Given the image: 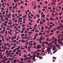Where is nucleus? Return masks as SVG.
Segmentation results:
<instances>
[{"label": "nucleus", "mask_w": 63, "mask_h": 63, "mask_svg": "<svg viewBox=\"0 0 63 63\" xmlns=\"http://www.w3.org/2000/svg\"><path fill=\"white\" fill-rule=\"evenodd\" d=\"M45 27L46 29H47V28H48V26H45Z\"/></svg>", "instance_id": "nucleus-47"}, {"label": "nucleus", "mask_w": 63, "mask_h": 63, "mask_svg": "<svg viewBox=\"0 0 63 63\" xmlns=\"http://www.w3.org/2000/svg\"><path fill=\"white\" fill-rule=\"evenodd\" d=\"M49 27L51 28H52V25H50L49 26Z\"/></svg>", "instance_id": "nucleus-49"}, {"label": "nucleus", "mask_w": 63, "mask_h": 63, "mask_svg": "<svg viewBox=\"0 0 63 63\" xmlns=\"http://www.w3.org/2000/svg\"><path fill=\"white\" fill-rule=\"evenodd\" d=\"M29 43V42H27L26 43L25 45H28Z\"/></svg>", "instance_id": "nucleus-28"}, {"label": "nucleus", "mask_w": 63, "mask_h": 63, "mask_svg": "<svg viewBox=\"0 0 63 63\" xmlns=\"http://www.w3.org/2000/svg\"><path fill=\"white\" fill-rule=\"evenodd\" d=\"M37 24H35V25H34V27H37Z\"/></svg>", "instance_id": "nucleus-46"}, {"label": "nucleus", "mask_w": 63, "mask_h": 63, "mask_svg": "<svg viewBox=\"0 0 63 63\" xmlns=\"http://www.w3.org/2000/svg\"><path fill=\"white\" fill-rule=\"evenodd\" d=\"M41 16L42 17H45L46 16V15H45L44 14H43V15H41Z\"/></svg>", "instance_id": "nucleus-11"}, {"label": "nucleus", "mask_w": 63, "mask_h": 63, "mask_svg": "<svg viewBox=\"0 0 63 63\" xmlns=\"http://www.w3.org/2000/svg\"><path fill=\"white\" fill-rule=\"evenodd\" d=\"M18 53H19V52H16V54L18 55Z\"/></svg>", "instance_id": "nucleus-40"}, {"label": "nucleus", "mask_w": 63, "mask_h": 63, "mask_svg": "<svg viewBox=\"0 0 63 63\" xmlns=\"http://www.w3.org/2000/svg\"><path fill=\"white\" fill-rule=\"evenodd\" d=\"M40 24H43V22L42 21H40L39 22Z\"/></svg>", "instance_id": "nucleus-10"}, {"label": "nucleus", "mask_w": 63, "mask_h": 63, "mask_svg": "<svg viewBox=\"0 0 63 63\" xmlns=\"http://www.w3.org/2000/svg\"><path fill=\"white\" fill-rule=\"evenodd\" d=\"M15 47L14 46H13V47H12L11 48V49H13L14 48H15Z\"/></svg>", "instance_id": "nucleus-13"}, {"label": "nucleus", "mask_w": 63, "mask_h": 63, "mask_svg": "<svg viewBox=\"0 0 63 63\" xmlns=\"http://www.w3.org/2000/svg\"><path fill=\"white\" fill-rule=\"evenodd\" d=\"M50 31L47 30L46 32L47 33H50Z\"/></svg>", "instance_id": "nucleus-20"}, {"label": "nucleus", "mask_w": 63, "mask_h": 63, "mask_svg": "<svg viewBox=\"0 0 63 63\" xmlns=\"http://www.w3.org/2000/svg\"><path fill=\"white\" fill-rule=\"evenodd\" d=\"M60 28H61V27H60V26H59L58 27H57L56 29L58 30H59V29H60Z\"/></svg>", "instance_id": "nucleus-8"}, {"label": "nucleus", "mask_w": 63, "mask_h": 63, "mask_svg": "<svg viewBox=\"0 0 63 63\" xmlns=\"http://www.w3.org/2000/svg\"><path fill=\"white\" fill-rule=\"evenodd\" d=\"M37 5H34V6L33 7V9H34L35 10V9H36V8H37Z\"/></svg>", "instance_id": "nucleus-4"}, {"label": "nucleus", "mask_w": 63, "mask_h": 63, "mask_svg": "<svg viewBox=\"0 0 63 63\" xmlns=\"http://www.w3.org/2000/svg\"><path fill=\"white\" fill-rule=\"evenodd\" d=\"M54 31L53 30H51V33H52V32H53Z\"/></svg>", "instance_id": "nucleus-54"}, {"label": "nucleus", "mask_w": 63, "mask_h": 63, "mask_svg": "<svg viewBox=\"0 0 63 63\" xmlns=\"http://www.w3.org/2000/svg\"><path fill=\"white\" fill-rule=\"evenodd\" d=\"M17 51H18L19 52H21V51L20 50H17Z\"/></svg>", "instance_id": "nucleus-53"}, {"label": "nucleus", "mask_w": 63, "mask_h": 63, "mask_svg": "<svg viewBox=\"0 0 63 63\" xmlns=\"http://www.w3.org/2000/svg\"><path fill=\"white\" fill-rule=\"evenodd\" d=\"M41 29L42 30H44V27L43 26L41 27Z\"/></svg>", "instance_id": "nucleus-18"}, {"label": "nucleus", "mask_w": 63, "mask_h": 63, "mask_svg": "<svg viewBox=\"0 0 63 63\" xmlns=\"http://www.w3.org/2000/svg\"><path fill=\"white\" fill-rule=\"evenodd\" d=\"M54 42H56L57 41V39H56V38H55L54 39Z\"/></svg>", "instance_id": "nucleus-9"}, {"label": "nucleus", "mask_w": 63, "mask_h": 63, "mask_svg": "<svg viewBox=\"0 0 63 63\" xmlns=\"http://www.w3.org/2000/svg\"><path fill=\"white\" fill-rule=\"evenodd\" d=\"M47 51H49L50 50V48L49 47H47Z\"/></svg>", "instance_id": "nucleus-5"}, {"label": "nucleus", "mask_w": 63, "mask_h": 63, "mask_svg": "<svg viewBox=\"0 0 63 63\" xmlns=\"http://www.w3.org/2000/svg\"><path fill=\"white\" fill-rule=\"evenodd\" d=\"M52 40H51V39H49L48 40V42H50V41H52Z\"/></svg>", "instance_id": "nucleus-55"}, {"label": "nucleus", "mask_w": 63, "mask_h": 63, "mask_svg": "<svg viewBox=\"0 0 63 63\" xmlns=\"http://www.w3.org/2000/svg\"><path fill=\"white\" fill-rule=\"evenodd\" d=\"M51 5H55V2H53L51 3Z\"/></svg>", "instance_id": "nucleus-3"}, {"label": "nucleus", "mask_w": 63, "mask_h": 63, "mask_svg": "<svg viewBox=\"0 0 63 63\" xmlns=\"http://www.w3.org/2000/svg\"><path fill=\"white\" fill-rule=\"evenodd\" d=\"M35 32H36L37 33H39V31H38V30H35Z\"/></svg>", "instance_id": "nucleus-35"}, {"label": "nucleus", "mask_w": 63, "mask_h": 63, "mask_svg": "<svg viewBox=\"0 0 63 63\" xmlns=\"http://www.w3.org/2000/svg\"><path fill=\"white\" fill-rule=\"evenodd\" d=\"M40 7H41V6H40V5H38L37 6L38 8H40Z\"/></svg>", "instance_id": "nucleus-24"}, {"label": "nucleus", "mask_w": 63, "mask_h": 63, "mask_svg": "<svg viewBox=\"0 0 63 63\" xmlns=\"http://www.w3.org/2000/svg\"><path fill=\"white\" fill-rule=\"evenodd\" d=\"M12 38L11 39V40H14V39H15V38H13V36H12Z\"/></svg>", "instance_id": "nucleus-33"}, {"label": "nucleus", "mask_w": 63, "mask_h": 63, "mask_svg": "<svg viewBox=\"0 0 63 63\" xmlns=\"http://www.w3.org/2000/svg\"><path fill=\"white\" fill-rule=\"evenodd\" d=\"M55 18L57 20H58V17L57 16Z\"/></svg>", "instance_id": "nucleus-37"}, {"label": "nucleus", "mask_w": 63, "mask_h": 63, "mask_svg": "<svg viewBox=\"0 0 63 63\" xmlns=\"http://www.w3.org/2000/svg\"><path fill=\"white\" fill-rule=\"evenodd\" d=\"M7 63H10V60H8L7 61Z\"/></svg>", "instance_id": "nucleus-64"}, {"label": "nucleus", "mask_w": 63, "mask_h": 63, "mask_svg": "<svg viewBox=\"0 0 63 63\" xmlns=\"http://www.w3.org/2000/svg\"><path fill=\"white\" fill-rule=\"evenodd\" d=\"M4 49H7V47H6V46H4Z\"/></svg>", "instance_id": "nucleus-38"}, {"label": "nucleus", "mask_w": 63, "mask_h": 63, "mask_svg": "<svg viewBox=\"0 0 63 63\" xmlns=\"http://www.w3.org/2000/svg\"><path fill=\"white\" fill-rule=\"evenodd\" d=\"M57 51V50H56V51H54L53 52V53H55Z\"/></svg>", "instance_id": "nucleus-48"}, {"label": "nucleus", "mask_w": 63, "mask_h": 63, "mask_svg": "<svg viewBox=\"0 0 63 63\" xmlns=\"http://www.w3.org/2000/svg\"><path fill=\"white\" fill-rule=\"evenodd\" d=\"M48 8L49 9V10H51V7H48Z\"/></svg>", "instance_id": "nucleus-42"}, {"label": "nucleus", "mask_w": 63, "mask_h": 63, "mask_svg": "<svg viewBox=\"0 0 63 63\" xmlns=\"http://www.w3.org/2000/svg\"><path fill=\"white\" fill-rule=\"evenodd\" d=\"M36 48L37 49H40L42 47V46L38 44V45H36Z\"/></svg>", "instance_id": "nucleus-1"}, {"label": "nucleus", "mask_w": 63, "mask_h": 63, "mask_svg": "<svg viewBox=\"0 0 63 63\" xmlns=\"http://www.w3.org/2000/svg\"><path fill=\"white\" fill-rule=\"evenodd\" d=\"M21 36L22 37H23V36H24V34H22L21 35Z\"/></svg>", "instance_id": "nucleus-32"}, {"label": "nucleus", "mask_w": 63, "mask_h": 63, "mask_svg": "<svg viewBox=\"0 0 63 63\" xmlns=\"http://www.w3.org/2000/svg\"><path fill=\"white\" fill-rule=\"evenodd\" d=\"M61 41H60V42H59V44H61V43H62V40H61Z\"/></svg>", "instance_id": "nucleus-44"}, {"label": "nucleus", "mask_w": 63, "mask_h": 63, "mask_svg": "<svg viewBox=\"0 0 63 63\" xmlns=\"http://www.w3.org/2000/svg\"><path fill=\"white\" fill-rule=\"evenodd\" d=\"M60 45V43H59V44H57L56 45V47H58V46H59V45Z\"/></svg>", "instance_id": "nucleus-26"}, {"label": "nucleus", "mask_w": 63, "mask_h": 63, "mask_svg": "<svg viewBox=\"0 0 63 63\" xmlns=\"http://www.w3.org/2000/svg\"><path fill=\"white\" fill-rule=\"evenodd\" d=\"M39 35H43V33H42L41 32H40L39 33Z\"/></svg>", "instance_id": "nucleus-17"}, {"label": "nucleus", "mask_w": 63, "mask_h": 63, "mask_svg": "<svg viewBox=\"0 0 63 63\" xmlns=\"http://www.w3.org/2000/svg\"><path fill=\"white\" fill-rule=\"evenodd\" d=\"M45 4H47V1H45Z\"/></svg>", "instance_id": "nucleus-57"}, {"label": "nucleus", "mask_w": 63, "mask_h": 63, "mask_svg": "<svg viewBox=\"0 0 63 63\" xmlns=\"http://www.w3.org/2000/svg\"><path fill=\"white\" fill-rule=\"evenodd\" d=\"M29 24L30 25H32V23L31 22H29Z\"/></svg>", "instance_id": "nucleus-36"}, {"label": "nucleus", "mask_w": 63, "mask_h": 63, "mask_svg": "<svg viewBox=\"0 0 63 63\" xmlns=\"http://www.w3.org/2000/svg\"><path fill=\"white\" fill-rule=\"evenodd\" d=\"M8 23L9 24H10V25H11L12 24V23H10V22H8Z\"/></svg>", "instance_id": "nucleus-45"}, {"label": "nucleus", "mask_w": 63, "mask_h": 63, "mask_svg": "<svg viewBox=\"0 0 63 63\" xmlns=\"http://www.w3.org/2000/svg\"><path fill=\"white\" fill-rule=\"evenodd\" d=\"M36 54H37V55H40V54L39 53H36Z\"/></svg>", "instance_id": "nucleus-58"}, {"label": "nucleus", "mask_w": 63, "mask_h": 63, "mask_svg": "<svg viewBox=\"0 0 63 63\" xmlns=\"http://www.w3.org/2000/svg\"><path fill=\"white\" fill-rule=\"evenodd\" d=\"M1 9L2 10H4V9H5L4 8H3V7L1 8Z\"/></svg>", "instance_id": "nucleus-61"}, {"label": "nucleus", "mask_w": 63, "mask_h": 63, "mask_svg": "<svg viewBox=\"0 0 63 63\" xmlns=\"http://www.w3.org/2000/svg\"><path fill=\"white\" fill-rule=\"evenodd\" d=\"M9 8H10V10H11L12 9V6H11L10 7H9Z\"/></svg>", "instance_id": "nucleus-21"}, {"label": "nucleus", "mask_w": 63, "mask_h": 63, "mask_svg": "<svg viewBox=\"0 0 63 63\" xmlns=\"http://www.w3.org/2000/svg\"><path fill=\"white\" fill-rule=\"evenodd\" d=\"M32 57H33L34 58L36 57V54H35L34 55H33L32 56Z\"/></svg>", "instance_id": "nucleus-27"}, {"label": "nucleus", "mask_w": 63, "mask_h": 63, "mask_svg": "<svg viewBox=\"0 0 63 63\" xmlns=\"http://www.w3.org/2000/svg\"><path fill=\"white\" fill-rule=\"evenodd\" d=\"M25 41L23 39H22L21 41V42L23 43H25Z\"/></svg>", "instance_id": "nucleus-7"}, {"label": "nucleus", "mask_w": 63, "mask_h": 63, "mask_svg": "<svg viewBox=\"0 0 63 63\" xmlns=\"http://www.w3.org/2000/svg\"><path fill=\"white\" fill-rule=\"evenodd\" d=\"M47 6H44L43 8L44 9H47Z\"/></svg>", "instance_id": "nucleus-29"}, {"label": "nucleus", "mask_w": 63, "mask_h": 63, "mask_svg": "<svg viewBox=\"0 0 63 63\" xmlns=\"http://www.w3.org/2000/svg\"><path fill=\"white\" fill-rule=\"evenodd\" d=\"M1 22H3V21H5V19H4L3 20H1Z\"/></svg>", "instance_id": "nucleus-16"}, {"label": "nucleus", "mask_w": 63, "mask_h": 63, "mask_svg": "<svg viewBox=\"0 0 63 63\" xmlns=\"http://www.w3.org/2000/svg\"><path fill=\"white\" fill-rule=\"evenodd\" d=\"M25 48H27V46H25Z\"/></svg>", "instance_id": "nucleus-59"}, {"label": "nucleus", "mask_w": 63, "mask_h": 63, "mask_svg": "<svg viewBox=\"0 0 63 63\" xmlns=\"http://www.w3.org/2000/svg\"><path fill=\"white\" fill-rule=\"evenodd\" d=\"M6 20H7V21H9V20H8V17H6Z\"/></svg>", "instance_id": "nucleus-23"}, {"label": "nucleus", "mask_w": 63, "mask_h": 63, "mask_svg": "<svg viewBox=\"0 0 63 63\" xmlns=\"http://www.w3.org/2000/svg\"><path fill=\"white\" fill-rule=\"evenodd\" d=\"M23 57H27V55H24L23 56Z\"/></svg>", "instance_id": "nucleus-62"}, {"label": "nucleus", "mask_w": 63, "mask_h": 63, "mask_svg": "<svg viewBox=\"0 0 63 63\" xmlns=\"http://www.w3.org/2000/svg\"><path fill=\"white\" fill-rule=\"evenodd\" d=\"M16 59H14V61L12 62V63H13V62H14L15 63H16Z\"/></svg>", "instance_id": "nucleus-2"}, {"label": "nucleus", "mask_w": 63, "mask_h": 63, "mask_svg": "<svg viewBox=\"0 0 63 63\" xmlns=\"http://www.w3.org/2000/svg\"><path fill=\"white\" fill-rule=\"evenodd\" d=\"M19 20H20L21 19V20H22V18L21 17H20L18 18Z\"/></svg>", "instance_id": "nucleus-22"}, {"label": "nucleus", "mask_w": 63, "mask_h": 63, "mask_svg": "<svg viewBox=\"0 0 63 63\" xmlns=\"http://www.w3.org/2000/svg\"><path fill=\"white\" fill-rule=\"evenodd\" d=\"M27 61L28 62H31V61L30 60H27Z\"/></svg>", "instance_id": "nucleus-30"}, {"label": "nucleus", "mask_w": 63, "mask_h": 63, "mask_svg": "<svg viewBox=\"0 0 63 63\" xmlns=\"http://www.w3.org/2000/svg\"><path fill=\"white\" fill-rule=\"evenodd\" d=\"M36 16L38 18H39V17H40V15H38V14H37L36 15Z\"/></svg>", "instance_id": "nucleus-12"}, {"label": "nucleus", "mask_w": 63, "mask_h": 63, "mask_svg": "<svg viewBox=\"0 0 63 63\" xmlns=\"http://www.w3.org/2000/svg\"><path fill=\"white\" fill-rule=\"evenodd\" d=\"M2 14L3 15H5V11L2 12Z\"/></svg>", "instance_id": "nucleus-34"}, {"label": "nucleus", "mask_w": 63, "mask_h": 63, "mask_svg": "<svg viewBox=\"0 0 63 63\" xmlns=\"http://www.w3.org/2000/svg\"><path fill=\"white\" fill-rule=\"evenodd\" d=\"M49 19L50 20H53V19L52 17H50Z\"/></svg>", "instance_id": "nucleus-14"}, {"label": "nucleus", "mask_w": 63, "mask_h": 63, "mask_svg": "<svg viewBox=\"0 0 63 63\" xmlns=\"http://www.w3.org/2000/svg\"><path fill=\"white\" fill-rule=\"evenodd\" d=\"M46 20H47V21H49V19H48V18L47 17H46Z\"/></svg>", "instance_id": "nucleus-25"}, {"label": "nucleus", "mask_w": 63, "mask_h": 63, "mask_svg": "<svg viewBox=\"0 0 63 63\" xmlns=\"http://www.w3.org/2000/svg\"><path fill=\"white\" fill-rule=\"evenodd\" d=\"M33 45H34L35 46L36 45V43H33Z\"/></svg>", "instance_id": "nucleus-56"}, {"label": "nucleus", "mask_w": 63, "mask_h": 63, "mask_svg": "<svg viewBox=\"0 0 63 63\" xmlns=\"http://www.w3.org/2000/svg\"><path fill=\"white\" fill-rule=\"evenodd\" d=\"M26 30L27 31H29V29L28 28H27L26 29Z\"/></svg>", "instance_id": "nucleus-52"}, {"label": "nucleus", "mask_w": 63, "mask_h": 63, "mask_svg": "<svg viewBox=\"0 0 63 63\" xmlns=\"http://www.w3.org/2000/svg\"><path fill=\"white\" fill-rule=\"evenodd\" d=\"M45 44H46L47 45L48 44V42H45Z\"/></svg>", "instance_id": "nucleus-39"}, {"label": "nucleus", "mask_w": 63, "mask_h": 63, "mask_svg": "<svg viewBox=\"0 0 63 63\" xmlns=\"http://www.w3.org/2000/svg\"><path fill=\"white\" fill-rule=\"evenodd\" d=\"M0 56L1 58H2V54H0Z\"/></svg>", "instance_id": "nucleus-63"}, {"label": "nucleus", "mask_w": 63, "mask_h": 63, "mask_svg": "<svg viewBox=\"0 0 63 63\" xmlns=\"http://www.w3.org/2000/svg\"><path fill=\"white\" fill-rule=\"evenodd\" d=\"M56 11H57V12H59V11H60V10L59 9H57V8L56 9Z\"/></svg>", "instance_id": "nucleus-15"}, {"label": "nucleus", "mask_w": 63, "mask_h": 63, "mask_svg": "<svg viewBox=\"0 0 63 63\" xmlns=\"http://www.w3.org/2000/svg\"><path fill=\"white\" fill-rule=\"evenodd\" d=\"M2 62L3 63H5V61L3 60H2Z\"/></svg>", "instance_id": "nucleus-60"}, {"label": "nucleus", "mask_w": 63, "mask_h": 63, "mask_svg": "<svg viewBox=\"0 0 63 63\" xmlns=\"http://www.w3.org/2000/svg\"><path fill=\"white\" fill-rule=\"evenodd\" d=\"M48 40H49V38H47L46 39V41H48Z\"/></svg>", "instance_id": "nucleus-43"}, {"label": "nucleus", "mask_w": 63, "mask_h": 63, "mask_svg": "<svg viewBox=\"0 0 63 63\" xmlns=\"http://www.w3.org/2000/svg\"><path fill=\"white\" fill-rule=\"evenodd\" d=\"M58 15V13L57 12H56L55 14V15H56H56Z\"/></svg>", "instance_id": "nucleus-51"}, {"label": "nucleus", "mask_w": 63, "mask_h": 63, "mask_svg": "<svg viewBox=\"0 0 63 63\" xmlns=\"http://www.w3.org/2000/svg\"><path fill=\"white\" fill-rule=\"evenodd\" d=\"M60 38L58 39V43H60Z\"/></svg>", "instance_id": "nucleus-19"}, {"label": "nucleus", "mask_w": 63, "mask_h": 63, "mask_svg": "<svg viewBox=\"0 0 63 63\" xmlns=\"http://www.w3.org/2000/svg\"><path fill=\"white\" fill-rule=\"evenodd\" d=\"M20 60L21 61H23V60H24V59L23 58H21L20 59Z\"/></svg>", "instance_id": "nucleus-31"}, {"label": "nucleus", "mask_w": 63, "mask_h": 63, "mask_svg": "<svg viewBox=\"0 0 63 63\" xmlns=\"http://www.w3.org/2000/svg\"><path fill=\"white\" fill-rule=\"evenodd\" d=\"M2 7H3V8H5V5H4V3H2Z\"/></svg>", "instance_id": "nucleus-6"}, {"label": "nucleus", "mask_w": 63, "mask_h": 63, "mask_svg": "<svg viewBox=\"0 0 63 63\" xmlns=\"http://www.w3.org/2000/svg\"><path fill=\"white\" fill-rule=\"evenodd\" d=\"M28 17H29V18H32V17L31 16H29Z\"/></svg>", "instance_id": "nucleus-41"}, {"label": "nucleus", "mask_w": 63, "mask_h": 63, "mask_svg": "<svg viewBox=\"0 0 63 63\" xmlns=\"http://www.w3.org/2000/svg\"><path fill=\"white\" fill-rule=\"evenodd\" d=\"M16 61H17V62H20V61L19 60H17Z\"/></svg>", "instance_id": "nucleus-50"}]
</instances>
